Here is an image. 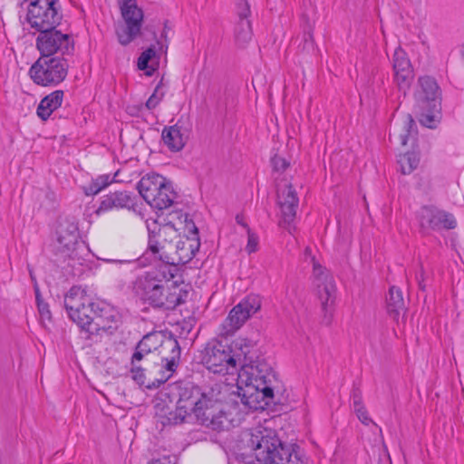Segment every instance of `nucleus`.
<instances>
[{"label": "nucleus", "mask_w": 464, "mask_h": 464, "mask_svg": "<svg viewBox=\"0 0 464 464\" xmlns=\"http://www.w3.org/2000/svg\"><path fill=\"white\" fill-rule=\"evenodd\" d=\"M63 303L68 316L87 334V339L118 327V311L106 303L94 302L81 286L71 287L64 295Z\"/></svg>", "instance_id": "f257e3e1"}, {"label": "nucleus", "mask_w": 464, "mask_h": 464, "mask_svg": "<svg viewBox=\"0 0 464 464\" xmlns=\"http://www.w3.org/2000/svg\"><path fill=\"white\" fill-rule=\"evenodd\" d=\"M239 378L246 383L238 392L241 402L252 410L263 409L264 405L279 401L285 391L276 372L262 356L245 366Z\"/></svg>", "instance_id": "f03ea898"}, {"label": "nucleus", "mask_w": 464, "mask_h": 464, "mask_svg": "<svg viewBox=\"0 0 464 464\" xmlns=\"http://www.w3.org/2000/svg\"><path fill=\"white\" fill-rule=\"evenodd\" d=\"M247 446L254 464H307L297 445L283 443L272 430L251 433Z\"/></svg>", "instance_id": "7ed1b4c3"}, {"label": "nucleus", "mask_w": 464, "mask_h": 464, "mask_svg": "<svg viewBox=\"0 0 464 464\" xmlns=\"http://www.w3.org/2000/svg\"><path fill=\"white\" fill-rule=\"evenodd\" d=\"M222 389V384L218 382L204 386L201 405L198 407L194 413L202 425L215 430H223L227 422Z\"/></svg>", "instance_id": "20e7f679"}, {"label": "nucleus", "mask_w": 464, "mask_h": 464, "mask_svg": "<svg viewBox=\"0 0 464 464\" xmlns=\"http://www.w3.org/2000/svg\"><path fill=\"white\" fill-rule=\"evenodd\" d=\"M159 347L170 352V355L163 360L165 361L164 367L171 376L180 362V346L177 339L173 337L164 339V335L160 332H151L142 337L136 345L132 355V362H140L146 355L156 351Z\"/></svg>", "instance_id": "39448f33"}, {"label": "nucleus", "mask_w": 464, "mask_h": 464, "mask_svg": "<svg viewBox=\"0 0 464 464\" xmlns=\"http://www.w3.org/2000/svg\"><path fill=\"white\" fill-rule=\"evenodd\" d=\"M155 225H157L155 223ZM178 237V231L170 223L155 226L149 228L148 247L144 253L145 258L151 262H161L166 265L174 264V240Z\"/></svg>", "instance_id": "423d86ee"}, {"label": "nucleus", "mask_w": 464, "mask_h": 464, "mask_svg": "<svg viewBox=\"0 0 464 464\" xmlns=\"http://www.w3.org/2000/svg\"><path fill=\"white\" fill-rule=\"evenodd\" d=\"M305 256L311 258L313 264V276L316 285V295L321 302V308L324 313L323 322L329 325L332 322L334 304L336 297V286L334 278L328 274L326 269L323 267L312 256L310 247L304 249Z\"/></svg>", "instance_id": "0eeeda50"}, {"label": "nucleus", "mask_w": 464, "mask_h": 464, "mask_svg": "<svg viewBox=\"0 0 464 464\" xmlns=\"http://www.w3.org/2000/svg\"><path fill=\"white\" fill-rule=\"evenodd\" d=\"M133 292L144 304H149L154 307L174 308L181 304L179 297L170 301L172 305L166 304L168 298L164 295L162 280L159 279L153 271L146 272L135 280Z\"/></svg>", "instance_id": "6e6552de"}, {"label": "nucleus", "mask_w": 464, "mask_h": 464, "mask_svg": "<svg viewBox=\"0 0 464 464\" xmlns=\"http://www.w3.org/2000/svg\"><path fill=\"white\" fill-rule=\"evenodd\" d=\"M419 89L414 93L415 107L421 124L431 127L434 121L433 112L438 110L439 86L430 76H422L418 81Z\"/></svg>", "instance_id": "1a4fd4ad"}, {"label": "nucleus", "mask_w": 464, "mask_h": 464, "mask_svg": "<svg viewBox=\"0 0 464 464\" xmlns=\"http://www.w3.org/2000/svg\"><path fill=\"white\" fill-rule=\"evenodd\" d=\"M200 361L209 372L216 374L226 375L237 372L231 349L221 343H208L201 352Z\"/></svg>", "instance_id": "9d476101"}, {"label": "nucleus", "mask_w": 464, "mask_h": 464, "mask_svg": "<svg viewBox=\"0 0 464 464\" xmlns=\"http://www.w3.org/2000/svg\"><path fill=\"white\" fill-rule=\"evenodd\" d=\"M68 72L64 59L39 58L31 65V79L38 85L47 86L63 82Z\"/></svg>", "instance_id": "9b49d317"}, {"label": "nucleus", "mask_w": 464, "mask_h": 464, "mask_svg": "<svg viewBox=\"0 0 464 464\" xmlns=\"http://www.w3.org/2000/svg\"><path fill=\"white\" fill-rule=\"evenodd\" d=\"M262 304L261 297L249 295L242 299L229 312L222 324L224 334L231 335L238 330L252 315L257 313Z\"/></svg>", "instance_id": "f8f14e48"}, {"label": "nucleus", "mask_w": 464, "mask_h": 464, "mask_svg": "<svg viewBox=\"0 0 464 464\" xmlns=\"http://www.w3.org/2000/svg\"><path fill=\"white\" fill-rule=\"evenodd\" d=\"M121 10L125 24L117 27L116 34L120 44L127 45L140 33L143 12L135 0H122Z\"/></svg>", "instance_id": "ddd939ff"}, {"label": "nucleus", "mask_w": 464, "mask_h": 464, "mask_svg": "<svg viewBox=\"0 0 464 464\" xmlns=\"http://www.w3.org/2000/svg\"><path fill=\"white\" fill-rule=\"evenodd\" d=\"M40 34L36 39V47L42 58H48L55 53H70L73 50V43L69 34L49 28L38 30Z\"/></svg>", "instance_id": "4468645a"}, {"label": "nucleus", "mask_w": 464, "mask_h": 464, "mask_svg": "<svg viewBox=\"0 0 464 464\" xmlns=\"http://www.w3.org/2000/svg\"><path fill=\"white\" fill-rule=\"evenodd\" d=\"M58 0H31V27L54 29L62 18Z\"/></svg>", "instance_id": "2eb2a0df"}, {"label": "nucleus", "mask_w": 464, "mask_h": 464, "mask_svg": "<svg viewBox=\"0 0 464 464\" xmlns=\"http://www.w3.org/2000/svg\"><path fill=\"white\" fill-rule=\"evenodd\" d=\"M55 249L64 256H70L79 239L78 224L74 218L60 217L55 228Z\"/></svg>", "instance_id": "dca6fc26"}, {"label": "nucleus", "mask_w": 464, "mask_h": 464, "mask_svg": "<svg viewBox=\"0 0 464 464\" xmlns=\"http://www.w3.org/2000/svg\"><path fill=\"white\" fill-rule=\"evenodd\" d=\"M169 393L177 397L176 404L189 414L195 413L201 405L204 387L200 388L190 382H178L169 386Z\"/></svg>", "instance_id": "f3484780"}, {"label": "nucleus", "mask_w": 464, "mask_h": 464, "mask_svg": "<svg viewBox=\"0 0 464 464\" xmlns=\"http://www.w3.org/2000/svg\"><path fill=\"white\" fill-rule=\"evenodd\" d=\"M419 222L422 229L439 231L450 230L457 226L454 216L433 205L423 206L419 212Z\"/></svg>", "instance_id": "a211bd4d"}, {"label": "nucleus", "mask_w": 464, "mask_h": 464, "mask_svg": "<svg viewBox=\"0 0 464 464\" xmlns=\"http://www.w3.org/2000/svg\"><path fill=\"white\" fill-rule=\"evenodd\" d=\"M186 231L188 234L174 244L173 266L187 264L195 256L200 247L198 230L192 220H186Z\"/></svg>", "instance_id": "6ab92c4d"}, {"label": "nucleus", "mask_w": 464, "mask_h": 464, "mask_svg": "<svg viewBox=\"0 0 464 464\" xmlns=\"http://www.w3.org/2000/svg\"><path fill=\"white\" fill-rule=\"evenodd\" d=\"M277 204L281 212L280 226L287 229L289 233H293L295 229L293 223L295 219L299 199L291 184H286L278 189Z\"/></svg>", "instance_id": "aec40b11"}, {"label": "nucleus", "mask_w": 464, "mask_h": 464, "mask_svg": "<svg viewBox=\"0 0 464 464\" xmlns=\"http://www.w3.org/2000/svg\"><path fill=\"white\" fill-rule=\"evenodd\" d=\"M137 196L128 190H114L101 198V202L97 209L96 215H102L113 210L125 209L128 211H136Z\"/></svg>", "instance_id": "412c9836"}, {"label": "nucleus", "mask_w": 464, "mask_h": 464, "mask_svg": "<svg viewBox=\"0 0 464 464\" xmlns=\"http://www.w3.org/2000/svg\"><path fill=\"white\" fill-rule=\"evenodd\" d=\"M231 349V356L235 359L237 371L244 370V367L253 363L260 357L256 343L251 339L238 337L228 346Z\"/></svg>", "instance_id": "4be33fe9"}, {"label": "nucleus", "mask_w": 464, "mask_h": 464, "mask_svg": "<svg viewBox=\"0 0 464 464\" xmlns=\"http://www.w3.org/2000/svg\"><path fill=\"white\" fill-rule=\"evenodd\" d=\"M392 66L394 71V81L396 82L399 90L405 95L410 90L414 78V73L407 53L401 48H397L395 50Z\"/></svg>", "instance_id": "5701e85b"}, {"label": "nucleus", "mask_w": 464, "mask_h": 464, "mask_svg": "<svg viewBox=\"0 0 464 464\" xmlns=\"http://www.w3.org/2000/svg\"><path fill=\"white\" fill-rule=\"evenodd\" d=\"M190 130L189 124L179 119L174 125L163 129L161 139L170 151L177 152L185 147Z\"/></svg>", "instance_id": "b1692460"}, {"label": "nucleus", "mask_w": 464, "mask_h": 464, "mask_svg": "<svg viewBox=\"0 0 464 464\" xmlns=\"http://www.w3.org/2000/svg\"><path fill=\"white\" fill-rule=\"evenodd\" d=\"M166 179L159 174H148L141 178L137 184V188L140 195L144 200L150 204L151 200L156 198V192L160 188H162L166 182Z\"/></svg>", "instance_id": "393cba45"}, {"label": "nucleus", "mask_w": 464, "mask_h": 464, "mask_svg": "<svg viewBox=\"0 0 464 464\" xmlns=\"http://www.w3.org/2000/svg\"><path fill=\"white\" fill-rule=\"evenodd\" d=\"M386 310L390 317L398 322L400 315L406 311L402 292L396 286H391L386 296Z\"/></svg>", "instance_id": "a878e982"}, {"label": "nucleus", "mask_w": 464, "mask_h": 464, "mask_svg": "<svg viewBox=\"0 0 464 464\" xmlns=\"http://www.w3.org/2000/svg\"><path fill=\"white\" fill-rule=\"evenodd\" d=\"M63 99V92L62 90H56L46 95L42 99L37 107L36 113L38 117L43 121H46L62 105Z\"/></svg>", "instance_id": "bb28decb"}, {"label": "nucleus", "mask_w": 464, "mask_h": 464, "mask_svg": "<svg viewBox=\"0 0 464 464\" xmlns=\"http://www.w3.org/2000/svg\"><path fill=\"white\" fill-rule=\"evenodd\" d=\"M155 194L156 198L154 200H151L149 205L160 210L166 209L172 206L177 198V193L169 181H166L162 188H160Z\"/></svg>", "instance_id": "cd10ccee"}, {"label": "nucleus", "mask_w": 464, "mask_h": 464, "mask_svg": "<svg viewBox=\"0 0 464 464\" xmlns=\"http://www.w3.org/2000/svg\"><path fill=\"white\" fill-rule=\"evenodd\" d=\"M156 408V414L159 418V421L163 427L181 424L186 420L187 417L190 416L188 412L183 409H180V407L178 405L176 406L175 411H165L164 406L160 407V404H158Z\"/></svg>", "instance_id": "c85d7f7f"}, {"label": "nucleus", "mask_w": 464, "mask_h": 464, "mask_svg": "<svg viewBox=\"0 0 464 464\" xmlns=\"http://www.w3.org/2000/svg\"><path fill=\"white\" fill-rule=\"evenodd\" d=\"M252 38V28L248 19H239L235 27V40L238 46L244 47Z\"/></svg>", "instance_id": "c756f323"}, {"label": "nucleus", "mask_w": 464, "mask_h": 464, "mask_svg": "<svg viewBox=\"0 0 464 464\" xmlns=\"http://www.w3.org/2000/svg\"><path fill=\"white\" fill-rule=\"evenodd\" d=\"M420 158L415 152H406L399 155L398 164L402 174L407 175L417 169Z\"/></svg>", "instance_id": "7c9ffc66"}, {"label": "nucleus", "mask_w": 464, "mask_h": 464, "mask_svg": "<svg viewBox=\"0 0 464 464\" xmlns=\"http://www.w3.org/2000/svg\"><path fill=\"white\" fill-rule=\"evenodd\" d=\"M138 362H131V369L130 372L132 374V379L140 386H145L148 389H152L159 387L161 383H164L169 378V375L165 380H156V382H153L151 384L150 382H146V377L144 374V369L137 364Z\"/></svg>", "instance_id": "2f4dec72"}, {"label": "nucleus", "mask_w": 464, "mask_h": 464, "mask_svg": "<svg viewBox=\"0 0 464 464\" xmlns=\"http://www.w3.org/2000/svg\"><path fill=\"white\" fill-rule=\"evenodd\" d=\"M155 56H156L155 46L152 45V46L149 47L147 50H145L144 52H142L140 53V57L138 58V63H137L138 68L141 71L147 70L146 74L148 76H151L156 70L154 67L149 66V62Z\"/></svg>", "instance_id": "473e14b6"}, {"label": "nucleus", "mask_w": 464, "mask_h": 464, "mask_svg": "<svg viewBox=\"0 0 464 464\" xmlns=\"http://www.w3.org/2000/svg\"><path fill=\"white\" fill-rule=\"evenodd\" d=\"M113 180L110 175H102L97 179H93L92 183L85 188L86 195H96L101 192L103 188L109 186Z\"/></svg>", "instance_id": "72a5a7b5"}, {"label": "nucleus", "mask_w": 464, "mask_h": 464, "mask_svg": "<svg viewBox=\"0 0 464 464\" xmlns=\"http://www.w3.org/2000/svg\"><path fill=\"white\" fill-rule=\"evenodd\" d=\"M162 79L156 86L153 93L150 96L148 101L145 103V106L148 110H152L158 106V104L160 102V101L165 96V91L162 90L163 88V82Z\"/></svg>", "instance_id": "f704fd0d"}, {"label": "nucleus", "mask_w": 464, "mask_h": 464, "mask_svg": "<svg viewBox=\"0 0 464 464\" xmlns=\"http://www.w3.org/2000/svg\"><path fill=\"white\" fill-rule=\"evenodd\" d=\"M34 294H35L36 305H37V308H38L41 317L43 319L50 320L51 319V311L49 309V304L43 300L41 294H40L39 287L36 283H34Z\"/></svg>", "instance_id": "c9c22d12"}, {"label": "nucleus", "mask_w": 464, "mask_h": 464, "mask_svg": "<svg viewBox=\"0 0 464 464\" xmlns=\"http://www.w3.org/2000/svg\"><path fill=\"white\" fill-rule=\"evenodd\" d=\"M314 37L312 34L311 27L308 25L307 29L304 31L303 34V44H299L298 48L301 50V52H306L309 53L311 51H314Z\"/></svg>", "instance_id": "e433bc0d"}, {"label": "nucleus", "mask_w": 464, "mask_h": 464, "mask_svg": "<svg viewBox=\"0 0 464 464\" xmlns=\"http://www.w3.org/2000/svg\"><path fill=\"white\" fill-rule=\"evenodd\" d=\"M237 14L239 19H248L250 15V5L247 0H237Z\"/></svg>", "instance_id": "4c0bfd02"}, {"label": "nucleus", "mask_w": 464, "mask_h": 464, "mask_svg": "<svg viewBox=\"0 0 464 464\" xmlns=\"http://www.w3.org/2000/svg\"><path fill=\"white\" fill-rule=\"evenodd\" d=\"M415 126V121L411 115L407 116L406 121H404V130L403 133L400 135L401 144L406 145L408 141V137L411 134V129Z\"/></svg>", "instance_id": "58836bf2"}, {"label": "nucleus", "mask_w": 464, "mask_h": 464, "mask_svg": "<svg viewBox=\"0 0 464 464\" xmlns=\"http://www.w3.org/2000/svg\"><path fill=\"white\" fill-rule=\"evenodd\" d=\"M246 233H247V244L246 246V251L248 254H252L257 250L258 237L251 231L250 227H247Z\"/></svg>", "instance_id": "ea45409f"}, {"label": "nucleus", "mask_w": 464, "mask_h": 464, "mask_svg": "<svg viewBox=\"0 0 464 464\" xmlns=\"http://www.w3.org/2000/svg\"><path fill=\"white\" fill-rule=\"evenodd\" d=\"M19 19L23 24L29 23V3L27 0L20 3Z\"/></svg>", "instance_id": "a19ab883"}, {"label": "nucleus", "mask_w": 464, "mask_h": 464, "mask_svg": "<svg viewBox=\"0 0 464 464\" xmlns=\"http://www.w3.org/2000/svg\"><path fill=\"white\" fill-rule=\"evenodd\" d=\"M272 164H273L274 169L276 171H284L289 166V162L285 159L279 157V156H275L272 159Z\"/></svg>", "instance_id": "79ce46f5"}, {"label": "nucleus", "mask_w": 464, "mask_h": 464, "mask_svg": "<svg viewBox=\"0 0 464 464\" xmlns=\"http://www.w3.org/2000/svg\"><path fill=\"white\" fill-rule=\"evenodd\" d=\"M354 411L362 424L369 425L372 422V419L368 416V412L364 406L354 409Z\"/></svg>", "instance_id": "37998d69"}, {"label": "nucleus", "mask_w": 464, "mask_h": 464, "mask_svg": "<svg viewBox=\"0 0 464 464\" xmlns=\"http://www.w3.org/2000/svg\"><path fill=\"white\" fill-rule=\"evenodd\" d=\"M352 400L353 409H357L363 406L362 392L359 389H353L352 393Z\"/></svg>", "instance_id": "c03bdc74"}, {"label": "nucleus", "mask_w": 464, "mask_h": 464, "mask_svg": "<svg viewBox=\"0 0 464 464\" xmlns=\"http://www.w3.org/2000/svg\"><path fill=\"white\" fill-rule=\"evenodd\" d=\"M236 221L238 225L242 226L244 228L247 230L248 225L245 222L244 217L242 215L237 214L236 216Z\"/></svg>", "instance_id": "a18cd8bd"}, {"label": "nucleus", "mask_w": 464, "mask_h": 464, "mask_svg": "<svg viewBox=\"0 0 464 464\" xmlns=\"http://www.w3.org/2000/svg\"><path fill=\"white\" fill-rule=\"evenodd\" d=\"M169 31H170V28L168 26V22L166 21L164 23V28H163V31L161 33V38H163L165 40V42L167 43L168 42V34H169Z\"/></svg>", "instance_id": "49530a36"}, {"label": "nucleus", "mask_w": 464, "mask_h": 464, "mask_svg": "<svg viewBox=\"0 0 464 464\" xmlns=\"http://www.w3.org/2000/svg\"><path fill=\"white\" fill-rule=\"evenodd\" d=\"M158 45H159V49L163 52V53H167V50H168V44H160L159 41L157 42Z\"/></svg>", "instance_id": "de8ad7c7"}, {"label": "nucleus", "mask_w": 464, "mask_h": 464, "mask_svg": "<svg viewBox=\"0 0 464 464\" xmlns=\"http://www.w3.org/2000/svg\"><path fill=\"white\" fill-rule=\"evenodd\" d=\"M150 464H165V460L164 459H155V460H152Z\"/></svg>", "instance_id": "09e8293b"}, {"label": "nucleus", "mask_w": 464, "mask_h": 464, "mask_svg": "<svg viewBox=\"0 0 464 464\" xmlns=\"http://www.w3.org/2000/svg\"><path fill=\"white\" fill-rule=\"evenodd\" d=\"M419 285H420V287L422 290H424L425 285H422V284H421V282H419Z\"/></svg>", "instance_id": "8fccbe9b"}]
</instances>
